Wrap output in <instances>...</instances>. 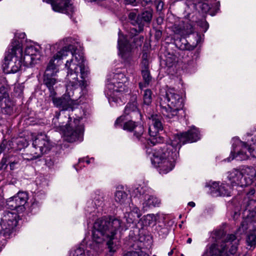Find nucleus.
I'll return each mask as SVG.
<instances>
[{"label": "nucleus", "mask_w": 256, "mask_h": 256, "mask_svg": "<svg viewBox=\"0 0 256 256\" xmlns=\"http://www.w3.org/2000/svg\"><path fill=\"white\" fill-rule=\"evenodd\" d=\"M148 118V132L151 138L147 140V145L145 146L146 154L150 158L152 164L158 168L160 173L166 174L174 166L180 148L178 143L180 139L178 136L174 137L168 144L154 149L152 146L162 141V138L157 135L158 131L162 129V118L157 114H152Z\"/></svg>", "instance_id": "1"}, {"label": "nucleus", "mask_w": 256, "mask_h": 256, "mask_svg": "<svg viewBox=\"0 0 256 256\" xmlns=\"http://www.w3.org/2000/svg\"><path fill=\"white\" fill-rule=\"evenodd\" d=\"M65 66L68 70L66 94L61 98L56 97L54 91L50 94L54 106L63 110L72 108L78 98L74 96V92H80L86 88L88 84L86 79L88 74L84 56L82 54H76L74 59L67 60Z\"/></svg>", "instance_id": "2"}, {"label": "nucleus", "mask_w": 256, "mask_h": 256, "mask_svg": "<svg viewBox=\"0 0 256 256\" xmlns=\"http://www.w3.org/2000/svg\"><path fill=\"white\" fill-rule=\"evenodd\" d=\"M128 226L124 224L118 218L98 219L94 223L92 230V242L90 246L95 251L100 249V244L105 240L110 252H114L118 249V241L115 238V235L118 230H126Z\"/></svg>", "instance_id": "3"}, {"label": "nucleus", "mask_w": 256, "mask_h": 256, "mask_svg": "<svg viewBox=\"0 0 256 256\" xmlns=\"http://www.w3.org/2000/svg\"><path fill=\"white\" fill-rule=\"evenodd\" d=\"M71 39V38H66L60 40L54 45L52 46L50 48V49L52 50V48H58L60 46H62V48L54 54L50 59L45 71L44 82L48 88L50 94H51L52 91H54V86L57 82L56 80L52 78V76L58 72L57 64L58 62L68 56V54H72V58L74 59L76 54H82L83 56L82 53L78 54L75 52L74 54L72 52V50L74 48V45L69 44Z\"/></svg>", "instance_id": "4"}, {"label": "nucleus", "mask_w": 256, "mask_h": 256, "mask_svg": "<svg viewBox=\"0 0 256 256\" xmlns=\"http://www.w3.org/2000/svg\"><path fill=\"white\" fill-rule=\"evenodd\" d=\"M212 236L216 243L210 246L202 256H234L239 242L235 235L226 236L224 230L220 229L214 231Z\"/></svg>", "instance_id": "5"}, {"label": "nucleus", "mask_w": 256, "mask_h": 256, "mask_svg": "<svg viewBox=\"0 0 256 256\" xmlns=\"http://www.w3.org/2000/svg\"><path fill=\"white\" fill-rule=\"evenodd\" d=\"M158 102L160 112L166 120L172 122L178 120V112L184 106V100L176 90L169 88L162 91Z\"/></svg>", "instance_id": "6"}, {"label": "nucleus", "mask_w": 256, "mask_h": 256, "mask_svg": "<svg viewBox=\"0 0 256 256\" xmlns=\"http://www.w3.org/2000/svg\"><path fill=\"white\" fill-rule=\"evenodd\" d=\"M128 86L129 79L124 73L118 72L109 76L105 91L112 106L122 102L120 98L116 96H119L124 92H128Z\"/></svg>", "instance_id": "7"}, {"label": "nucleus", "mask_w": 256, "mask_h": 256, "mask_svg": "<svg viewBox=\"0 0 256 256\" xmlns=\"http://www.w3.org/2000/svg\"><path fill=\"white\" fill-rule=\"evenodd\" d=\"M252 143L248 140L244 142L238 138H234L232 139V150L228 161L230 162L234 158L238 160H246L250 155L256 158V140L254 142L252 138Z\"/></svg>", "instance_id": "8"}, {"label": "nucleus", "mask_w": 256, "mask_h": 256, "mask_svg": "<svg viewBox=\"0 0 256 256\" xmlns=\"http://www.w3.org/2000/svg\"><path fill=\"white\" fill-rule=\"evenodd\" d=\"M5 55L2 67L6 72L16 73L20 70L23 62L22 45L19 41L15 40Z\"/></svg>", "instance_id": "9"}, {"label": "nucleus", "mask_w": 256, "mask_h": 256, "mask_svg": "<svg viewBox=\"0 0 256 256\" xmlns=\"http://www.w3.org/2000/svg\"><path fill=\"white\" fill-rule=\"evenodd\" d=\"M82 118H74L72 120V118L68 120L62 132L63 134L64 140L69 142H81L83 140L84 133V124L80 122Z\"/></svg>", "instance_id": "10"}, {"label": "nucleus", "mask_w": 256, "mask_h": 256, "mask_svg": "<svg viewBox=\"0 0 256 256\" xmlns=\"http://www.w3.org/2000/svg\"><path fill=\"white\" fill-rule=\"evenodd\" d=\"M33 148L30 154H23V158L32 160L40 157L44 154L49 151L52 145L47 136L44 134H38L32 142Z\"/></svg>", "instance_id": "11"}, {"label": "nucleus", "mask_w": 256, "mask_h": 256, "mask_svg": "<svg viewBox=\"0 0 256 256\" xmlns=\"http://www.w3.org/2000/svg\"><path fill=\"white\" fill-rule=\"evenodd\" d=\"M114 126L116 128H121L125 130L133 132L134 136L137 139L140 140L144 143V140H146V145H147L148 140L145 139L142 136L144 130L141 124H136L131 120H128L126 118V116L122 115L116 119L114 122Z\"/></svg>", "instance_id": "12"}, {"label": "nucleus", "mask_w": 256, "mask_h": 256, "mask_svg": "<svg viewBox=\"0 0 256 256\" xmlns=\"http://www.w3.org/2000/svg\"><path fill=\"white\" fill-rule=\"evenodd\" d=\"M152 16L151 10L144 11L140 15H138L136 12H130L128 14L129 20L132 26H135L131 28L130 32L131 35L134 36L142 32L144 23L150 22Z\"/></svg>", "instance_id": "13"}, {"label": "nucleus", "mask_w": 256, "mask_h": 256, "mask_svg": "<svg viewBox=\"0 0 256 256\" xmlns=\"http://www.w3.org/2000/svg\"><path fill=\"white\" fill-rule=\"evenodd\" d=\"M50 4L54 11L70 15L74 12V6L70 0H43Z\"/></svg>", "instance_id": "14"}, {"label": "nucleus", "mask_w": 256, "mask_h": 256, "mask_svg": "<svg viewBox=\"0 0 256 256\" xmlns=\"http://www.w3.org/2000/svg\"><path fill=\"white\" fill-rule=\"evenodd\" d=\"M38 46H28L22 55L23 64L24 66H29L36 63L40 58V52Z\"/></svg>", "instance_id": "15"}, {"label": "nucleus", "mask_w": 256, "mask_h": 256, "mask_svg": "<svg viewBox=\"0 0 256 256\" xmlns=\"http://www.w3.org/2000/svg\"><path fill=\"white\" fill-rule=\"evenodd\" d=\"M210 188L211 194L213 196H230L231 188L228 184L219 182H210L206 184Z\"/></svg>", "instance_id": "16"}, {"label": "nucleus", "mask_w": 256, "mask_h": 256, "mask_svg": "<svg viewBox=\"0 0 256 256\" xmlns=\"http://www.w3.org/2000/svg\"><path fill=\"white\" fill-rule=\"evenodd\" d=\"M28 200V196L26 192H18L16 196H12L6 200V206L12 210L20 208H24L23 206Z\"/></svg>", "instance_id": "17"}, {"label": "nucleus", "mask_w": 256, "mask_h": 256, "mask_svg": "<svg viewBox=\"0 0 256 256\" xmlns=\"http://www.w3.org/2000/svg\"><path fill=\"white\" fill-rule=\"evenodd\" d=\"M176 136H178L180 139L178 143L180 145V147L186 143L195 142L200 138V132L195 126H192L187 132L172 136L170 139Z\"/></svg>", "instance_id": "18"}, {"label": "nucleus", "mask_w": 256, "mask_h": 256, "mask_svg": "<svg viewBox=\"0 0 256 256\" xmlns=\"http://www.w3.org/2000/svg\"><path fill=\"white\" fill-rule=\"evenodd\" d=\"M105 196L104 193L101 192H96L93 197L92 200L91 202L92 204V208L88 206L86 211L90 215L94 216L98 212H100L102 210V208L104 206L105 200Z\"/></svg>", "instance_id": "19"}, {"label": "nucleus", "mask_w": 256, "mask_h": 256, "mask_svg": "<svg viewBox=\"0 0 256 256\" xmlns=\"http://www.w3.org/2000/svg\"><path fill=\"white\" fill-rule=\"evenodd\" d=\"M119 54L122 58L127 60L131 56L132 46L128 44L126 36L118 32V41Z\"/></svg>", "instance_id": "20"}, {"label": "nucleus", "mask_w": 256, "mask_h": 256, "mask_svg": "<svg viewBox=\"0 0 256 256\" xmlns=\"http://www.w3.org/2000/svg\"><path fill=\"white\" fill-rule=\"evenodd\" d=\"M247 230L250 231H254L256 230V216H254L253 212L250 213L244 218L238 230V233L242 234Z\"/></svg>", "instance_id": "21"}, {"label": "nucleus", "mask_w": 256, "mask_h": 256, "mask_svg": "<svg viewBox=\"0 0 256 256\" xmlns=\"http://www.w3.org/2000/svg\"><path fill=\"white\" fill-rule=\"evenodd\" d=\"M227 177L232 186L241 187L246 186L247 182H246V180H244L242 173L238 169L234 168L228 172Z\"/></svg>", "instance_id": "22"}, {"label": "nucleus", "mask_w": 256, "mask_h": 256, "mask_svg": "<svg viewBox=\"0 0 256 256\" xmlns=\"http://www.w3.org/2000/svg\"><path fill=\"white\" fill-rule=\"evenodd\" d=\"M130 208V212H126L124 214V218L127 224L130 225L132 224H136L138 222H140L139 218L142 216L139 208L133 204L128 206Z\"/></svg>", "instance_id": "23"}, {"label": "nucleus", "mask_w": 256, "mask_h": 256, "mask_svg": "<svg viewBox=\"0 0 256 256\" xmlns=\"http://www.w3.org/2000/svg\"><path fill=\"white\" fill-rule=\"evenodd\" d=\"M64 119L66 120V123L68 120L70 119V114H67L64 111H62L61 114L60 112H56L54 118L52 119V125L56 128V131L62 132L63 130L65 124V122Z\"/></svg>", "instance_id": "24"}, {"label": "nucleus", "mask_w": 256, "mask_h": 256, "mask_svg": "<svg viewBox=\"0 0 256 256\" xmlns=\"http://www.w3.org/2000/svg\"><path fill=\"white\" fill-rule=\"evenodd\" d=\"M15 226L1 222L0 223V244L4 246L10 238Z\"/></svg>", "instance_id": "25"}, {"label": "nucleus", "mask_w": 256, "mask_h": 256, "mask_svg": "<svg viewBox=\"0 0 256 256\" xmlns=\"http://www.w3.org/2000/svg\"><path fill=\"white\" fill-rule=\"evenodd\" d=\"M140 202L142 204L144 210H147L148 208L158 206L160 202L157 198L148 194L143 196Z\"/></svg>", "instance_id": "26"}, {"label": "nucleus", "mask_w": 256, "mask_h": 256, "mask_svg": "<svg viewBox=\"0 0 256 256\" xmlns=\"http://www.w3.org/2000/svg\"><path fill=\"white\" fill-rule=\"evenodd\" d=\"M114 198L116 202L124 207H126L131 204H130V200L128 196V194L123 188L116 190Z\"/></svg>", "instance_id": "27"}, {"label": "nucleus", "mask_w": 256, "mask_h": 256, "mask_svg": "<svg viewBox=\"0 0 256 256\" xmlns=\"http://www.w3.org/2000/svg\"><path fill=\"white\" fill-rule=\"evenodd\" d=\"M150 192L151 189L144 183L136 184L132 189V194L140 200L142 198L143 196L150 194Z\"/></svg>", "instance_id": "28"}, {"label": "nucleus", "mask_w": 256, "mask_h": 256, "mask_svg": "<svg viewBox=\"0 0 256 256\" xmlns=\"http://www.w3.org/2000/svg\"><path fill=\"white\" fill-rule=\"evenodd\" d=\"M13 106L14 104L8 97L0 98V108L2 113L11 114L14 111Z\"/></svg>", "instance_id": "29"}, {"label": "nucleus", "mask_w": 256, "mask_h": 256, "mask_svg": "<svg viewBox=\"0 0 256 256\" xmlns=\"http://www.w3.org/2000/svg\"><path fill=\"white\" fill-rule=\"evenodd\" d=\"M240 172L242 173L244 180H246V182H247L246 186L250 184L256 176V170L252 166L245 167Z\"/></svg>", "instance_id": "30"}, {"label": "nucleus", "mask_w": 256, "mask_h": 256, "mask_svg": "<svg viewBox=\"0 0 256 256\" xmlns=\"http://www.w3.org/2000/svg\"><path fill=\"white\" fill-rule=\"evenodd\" d=\"M18 216L15 212H4L1 222L16 226L18 222Z\"/></svg>", "instance_id": "31"}, {"label": "nucleus", "mask_w": 256, "mask_h": 256, "mask_svg": "<svg viewBox=\"0 0 256 256\" xmlns=\"http://www.w3.org/2000/svg\"><path fill=\"white\" fill-rule=\"evenodd\" d=\"M156 220V216L154 214H148L142 216L140 220L143 226H146L151 224H154Z\"/></svg>", "instance_id": "32"}, {"label": "nucleus", "mask_w": 256, "mask_h": 256, "mask_svg": "<svg viewBox=\"0 0 256 256\" xmlns=\"http://www.w3.org/2000/svg\"><path fill=\"white\" fill-rule=\"evenodd\" d=\"M138 110L137 102H136V96H133L131 100V101L128 102L126 106L124 109V114L128 115L131 112H135Z\"/></svg>", "instance_id": "33"}, {"label": "nucleus", "mask_w": 256, "mask_h": 256, "mask_svg": "<svg viewBox=\"0 0 256 256\" xmlns=\"http://www.w3.org/2000/svg\"><path fill=\"white\" fill-rule=\"evenodd\" d=\"M142 74L143 80H144V84L142 82L139 83V86L140 89H142L144 87L148 86L152 80V76L149 70H142Z\"/></svg>", "instance_id": "34"}, {"label": "nucleus", "mask_w": 256, "mask_h": 256, "mask_svg": "<svg viewBox=\"0 0 256 256\" xmlns=\"http://www.w3.org/2000/svg\"><path fill=\"white\" fill-rule=\"evenodd\" d=\"M246 243L250 250H253L256 247V235L252 232L248 234L246 238Z\"/></svg>", "instance_id": "35"}, {"label": "nucleus", "mask_w": 256, "mask_h": 256, "mask_svg": "<svg viewBox=\"0 0 256 256\" xmlns=\"http://www.w3.org/2000/svg\"><path fill=\"white\" fill-rule=\"evenodd\" d=\"M152 92L150 89H146L144 90L143 94L144 103L146 105H149L151 104L152 100Z\"/></svg>", "instance_id": "36"}, {"label": "nucleus", "mask_w": 256, "mask_h": 256, "mask_svg": "<svg viewBox=\"0 0 256 256\" xmlns=\"http://www.w3.org/2000/svg\"><path fill=\"white\" fill-rule=\"evenodd\" d=\"M68 256H86L83 248L80 247L72 250Z\"/></svg>", "instance_id": "37"}, {"label": "nucleus", "mask_w": 256, "mask_h": 256, "mask_svg": "<svg viewBox=\"0 0 256 256\" xmlns=\"http://www.w3.org/2000/svg\"><path fill=\"white\" fill-rule=\"evenodd\" d=\"M174 31L175 33L180 34V36H184V34H188V32H186L184 27L182 28V27H179L176 25H174Z\"/></svg>", "instance_id": "38"}, {"label": "nucleus", "mask_w": 256, "mask_h": 256, "mask_svg": "<svg viewBox=\"0 0 256 256\" xmlns=\"http://www.w3.org/2000/svg\"><path fill=\"white\" fill-rule=\"evenodd\" d=\"M147 256L146 254H144L142 252L138 253L136 252H129L125 254L123 256Z\"/></svg>", "instance_id": "39"}, {"label": "nucleus", "mask_w": 256, "mask_h": 256, "mask_svg": "<svg viewBox=\"0 0 256 256\" xmlns=\"http://www.w3.org/2000/svg\"><path fill=\"white\" fill-rule=\"evenodd\" d=\"M142 70H149V61L148 60H144L142 62Z\"/></svg>", "instance_id": "40"}, {"label": "nucleus", "mask_w": 256, "mask_h": 256, "mask_svg": "<svg viewBox=\"0 0 256 256\" xmlns=\"http://www.w3.org/2000/svg\"><path fill=\"white\" fill-rule=\"evenodd\" d=\"M8 160L6 158H2L0 163V170H5L7 168Z\"/></svg>", "instance_id": "41"}, {"label": "nucleus", "mask_w": 256, "mask_h": 256, "mask_svg": "<svg viewBox=\"0 0 256 256\" xmlns=\"http://www.w3.org/2000/svg\"><path fill=\"white\" fill-rule=\"evenodd\" d=\"M25 36H26V34L24 33H23V32H22V33H20L18 34V36H16V37H15V39L14 40L12 41V42H14V41L16 40V41H19L20 44H22V40H17V37H18L19 38H21V39H24L25 38ZM21 45L22 46V44H21Z\"/></svg>", "instance_id": "42"}, {"label": "nucleus", "mask_w": 256, "mask_h": 256, "mask_svg": "<svg viewBox=\"0 0 256 256\" xmlns=\"http://www.w3.org/2000/svg\"><path fill=\"white\" fill-rule=\"evenodd\" d=\"M18 163V160H14L13 162H10V170H12L14 169L15 165Z\"/></svg>", "instance_id": "43"}, {"label": "nucleus", "mask_w": 256, "mask_h": 256, "mask_svg": "<svg viewBox=\"0 0 256 256\" xmlns=\"http://www.w3.org/2000/svg\"><path fill=\"white\" fill-rule=\"evenodd\" d=\"M6 142L5 140H4L2 144H0V153L2 154V152L4 150L5 148H6Z\"/></svg>", "instance_id": "44"}, {"label": "nucleus", "mask_w": 256, "mask_h": 256, "mask_svg": "<svg viewBox=\"0 0 256 256\" xmlns=\"http://www.w3.org/2000/svg\"><path fill=\"white\" fill-rule=\"evenodd\" d=\"M148 54L147 52H144L142 56V60H148Z\"/></svg>", "instance_id": "45"}, {"label": "nucleus", "mask_w": 256, "mask_h": 256, "mask_svg": "<svg viewBox=\"0 0 256 256\" xmlns=\"http://www.w3.org/2000/svg\"><path fill=\"white\" fill-rule=\"evenodd\" d=\"M202 8L205 9V12H206L207 10L209 9L208 6L207 4L204 3L202 4Z\"/></svg>", "instance_id": "46"}, {"label": "nucleus", "mask_w": 256, "mask_h": 256, "mask_svg": "<svg viewBox=\"0 0 256 256\" xmlns=\"http://www.w3.org/2000/svg\"><path fill=\"white\" fill-rule=\"evenodd\" d=\"M136 2V0H124V2L126 4H132Z\"/></svg>", "instance_id": "47"}, {"label": "nucleus", "mask_w": 256, "mask_h": 256, "mask_svg": "<svg viewBox=\"0 0 256 256\" xmlns=\"http://www.w3.org/2000/svg\"><path fill=\"white\" fill-rule=\"evenodd\" d=\"M143 40H144V38L143 37H140V40H139L138 43L137 44V45L138 46H140L142 44V42Z\"/></svg>", "instance_id": "48"}, {"label": "nucleus", "mask_w": 256, "mask_h": 256, "mask_svg": "<svg viewBox=\"0 0 256 256\" xmlns=\"http://www.w3.org/2000/svg\"><path fill=\"white\" fill-rule=\"evenodd\" d=\"M203 24H204V28H206V30H208V23L207 22H203Z\"/></svg>", "instance_id": "49"}, {"label": "nucleus", "mask_w": 256, "mask_h": 256, "mask_svg": "<svg viewBox=\"0 0 256 256\" xmlns=\"http://www.w3.org/2000/svg\"><path fill=\"white\" fill-rule=\"evenodd\" d=\"M163 5H164L163 2L162 1H159L158 4V8L160 7V8H162L163 7Z\"/></svg>", "instance_id": "50"}, {"label": "nucleus", "mask_w": 256, "mask_h": 256, "mask_svg": "<svg viewBox=\"0 0 256 256\" xmlns=\"http://www.w3.org/2000/svg\"><path fill=\"white\" fill-rule=\"evenodd\" d=\"M91 161L92 162H94V158H90L89 160H88L86 161V162L88 164H89Z\"/></svg>", "instance_id": "51"}, {"label": "nucleus", "mask_w": 256, "mask_h": 256, "mask_svg": "<svg viewBox=\"0 0 256 256\" xmlns=\"http://www.w3.org/2000/svg\"><path fill=\"white\" fill-rule=\"evenodd\" d=\"M188 205L192 207L195 206V203L193 202H190L188 203Z\"/></svg>", "instance_id": "52"}, {"label": "nucleus", "mask_w": 256, "mask_h": 256, "mask_svg": "<svg viewBox=\"0 0 256 256\" xmlns=\"http://www.w3.org/2000/svg\"><path fill=\"white\" fill-rule=\"evenodd\" d=\"M84 162V158H80L78 160V164H80L81 162Z\"/></svg>", "instance_id": "53"}, {"label": "nucleus", "mask_w": 256, "mask_h": 256, "mask_svg": "<svg viewBox=\"0 0 256 256\" xmlns=\"http://www.w3.org/2000/svg\"><path fill=\"white\" fill-rule=\"evenodd\" d=\"M192 240L191 238H188L187 240V243L190 244L192 242Z\"/></svg>", "instance_id": "54"}, {"label": "nucleus", "mask_w": 256, "mask_h": 256, "mask_svg": "<svg viewBox=\"0 0 256 256\" xmlns=\"http://www.w3.org/2000/svg\"><path fill=\"white\" fill-rule=\"evenodd\" d=\"M4 90V86H2L0 88V92H2Z\"/></svg>", "instance_id": "55"}, {"label": "nucleus", "mask_w": 256, "mask_h": 256, "mask_svg": "<svg viewBox=\"0 0 256 256\" xmlns=\"http://www.w3.org/2000/svg\"><path fill=\"white\" fill-rule=\"evenodd\" d=\"M174 253V250H171L168 253V256H171L172 254Z\"/></svg>", "instance_id": "56"}, {"label": "nucleus", "mask_w": 256, "mask_h": 256, "mask_svg": "<svg viewBox=\"0 0 256 256\" xmlns=\"http://www.w3.org/2000/svg\"><path fill=\"white\" fill-rule=\"evenodd\" d=\"M3 122H4L3 120L2 119L1 116H0V125L2 124Z\"/></svg>", "instance_id": "57"}, {"label": "nucleus", "mask_w": 256, "mask_h": 256, "mask_svg": "<svg viewBox=\"0 0 256 256\" xmlns=\"http://www.w3.org/2000/svg\"><path fill=\"white\" fill-rule=\"evenodd\" d=\"M250 193L252 194H253L254 193V190H250Z\"/></svg>", "instance_id": "58"}, {"label": "nucleus", "mask_w": 256, "mask_h": 256, "mask_svg": "<svg viewBox=\"0 0 256 256\" xmlns=\"http://www.w3.org/2000/svg\"><path fill=\"white\" fill-rule=\"evenodd\" d=\"M130 70V73L132 74L133 72H134V70L132 68Z\"/></svg>", "instance_id": "59"}, {"label": "nucleus", "mask_w": 256, "mask_h": 256, "mask_svg": "<svg viewBox=\"0 0 256 256\" xmlns=\"http://www.w3.org/2000/svg\"><path fill=\"white\" fill-rule=\"evenodd\" d=\"M74 167H75V168H76V170L77 171H78V168L76 167V166H74Z\"/></svg>", "instance_id": "60"}, {"label": "nucleus", "mask_w": 256, "mask_h": 256, "mask_svg": "<svg viewBox=\"0 0 256 256\" xmlns=\"http://www.w3.org/2000/svg\"><path fill=\"white\" fill-rule=\"evenodd\" d=\"M183 48H184H184H186V49H188V48H187V47H186V46H184Z\"/></svg>", "instance_id": "61"}, {"label": "nucleus", "mask_w": 256, "mask_h": 256, "mask_svg": "<svg viewBox=\"0 0 256 256\" xmlns=\"http://www.w3.org/2000/svg\"><path fill=\"white\" fill-rule=\"evenodd\" d=\"M211 14L212 16H214V15L215 14Z\"/></svg>", "instance_id": "62"}, {"label": "nucleus", "mask_w": 256, "mask_h": 256, "mask_svg": "<svg viewBox=\"0 0 256 256\" xmlns=\"http://www.w3.org/2000/svg\"><path fill=\"white\" fill-rule=\"evenodd\" d=\"M153 256H156V255H154Z\"/></svg>", "instance_id": "63"}, {"label": "nucleus", "mask_w": 256, "mask_h": 256, "mask_svg": "<svg viewBox=\"0 0 256 256\" xmlns=\"http://www.w3.org/2000/svg\"><path fill=\"white\" fill-rule=\"evenodd\" d=\"M0 154H1L0 153Z\"/></svg>", "instance_id": "64"}]
</instances>
